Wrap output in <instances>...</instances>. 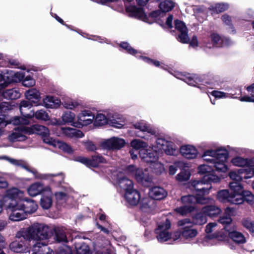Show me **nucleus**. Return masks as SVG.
Listing matches in <instances>:
<instances>
[{"label": "nucleus", "instance_id": "f257e3e1", "mask_svg": "<svg viewBox=\"0 0 254 254\" xmlns=\"http://www.w3.org/2000/svg\"><path fill=\"white\" fill-rule=\"evenodd\" d=\"M228 157V151L224 147L205 151L202 157L204 161L212 164L213 167L206 164L199 165L197 168L198 174L204 175L209 174L213 172L214 168L218 172H226L228 170L226 164Z\"/></svg>", "mask_w": 254, "mask_h": 254}, {"label": "nucleus", "instance_id": "f03ea898", "mask_svg": "<svg viewBox=\"0 0 254 254\" xmlns=\"http://www.w3.org/2000/svg\"><path fill=\"white\" fill-rule=\"evenodd\" d=\"M131 146L135 150H138L140 149L139 151V156L140 157V152L142 150H144L146 151L148 154H152L154 150L158 149V151H163L164 152L168 155L176 156L179 153V150L178 147L175 144L171 141H168L164 138H159L156 141V147L155 148L149 147L147 148V144L146 142L139 140V139H133L130 142Z\"/></svg>", "mask_w": 254, "mask_h": 254}, {"label": "nucleus", "instance_id": "7ed1b4c3", "mask_svg": "<svg viewBox=\"0 0 254 254\" xmlns=\"http://www.w3.org/2000/svg\"><path fill=\"white\" fill-rule=\"evenodd\" d=\"M205 184H207V183L204 181L203 177L200 180L192 181L191 183V189L195 190L196 195H188L184 196L182 197V202L186 204L197 203L205 204L210 203L212 199L204 196V195L208 194L211 187L205 188L204 187Z\"/></svg>", "mask_w": 254, "mask_h": 254}, {"label": "nucleus", "instance_id": "20e7f679", "mask_svg": "<svg viewBox=\"0 0 254 254\" xmlns=\"http://www.w3.org/2000/svg\"><path fill=\"white\" fill-rule=\"evenodd\" d=\"M23 236L33 247V244H36L37 242H47L49 237V228L43 224L35 223L24 231Z\"/></svg>", "mask_w": 254, "mask_h": 254}, {"label": "nucleus", "instance_id": "39448f33", "mask_svg": "<svg viewBox=\"0 0 254 254\" xmlns=\"http://www.w3.org/2000/svg\"><path fill=\"white\" fill-rule=\"evenodd\" d=\"M32 107V105L26 100L22 101L19 105L20 113L22 117H16L13 120V124L15 125L22 124L27 125L29 124V119L35 117L37 120L48 121L49 120V116L48 113L44 110H40L36 112L33 111H30L29 113L26 111L27 109H30Z\"/></svg>", "mask_w": 254, "mask_h": 254}, {"label": "nucleus", "instance_id": "423d86ee", "mask_svg": "<svg viewBox=\"0 0 254 254\" xmlns=\"http://www.w3.org/2000/svg\"><path fill=\"white\" fill-rule=\"evenodd\" d=\"M229 186L231 192L227 190H220L217 194L218 199L223 202H228L234 204L243 203L242 196L240 194L241 184L231 182Z\"/></svg>", "mask_w": 254, "mask_h": 254}, {"label": "nucleus", "instance_id": "0eeeda50", "mask_svg": "<svg viewBox=\"0 0 254 254\" xmlns=\"http://www.w3.org/2000/svg\"><path fill=\"white\" fill-rule=\"evenodd\" d=\"M0 159H4L8 161L11 164L16 166H21L24 169L27 171L30 172L33 174L35 178L40 180H49L55 183L61 184L64 180V175L61 173L59 174H39L37 171L31 168L28 166L24 165L23 161L21 160H16L13 158H9L6 156L0 157Z\"/></svg>", "mask_w": 254, "mask_h": 254}, {"label": "nucleus", "instance_id": "6e6552de", "mask_svg": "<svg viewBox=\"0 0 254 254\" xmlns=\"http://www.w3.org/2000/svg\"><path fill=\"white\" fill-rule=\"evenodd\" d=\"M171 223L168 219L159 224L155 229L156 237L159 242L168 241H175L178 240L181 235L179 231H170Z\"/></svg>", "mask_w": 254, "mask_h": 254}, {"label": "nucleus", "instance_id": "1a4fd4ad", "mask_svg": "<svg viewBox=\"0 0 254 254\" xmlns=\"http://www.w3.org/2000/svg\"><path fill=\"white\" fill-rule=\"evenodd\" d=\"M125 173L128 176L134 177L138 183L145 186H148L152 182V177L146 169L143 170L133 165H129L126 168Z\"/></svg>", "mask_w": 254, "mask_h": 254}, {"label": "nucleus", "instance_id": "9d476101", "mask_svg": "<svg viewBox=\"0 0 254 254\" xmlns=\"http://www.w3.org/2000/svg\"><path fill=\"white\" fill-rule=\"evenodd\" d=\"M147 152L144 150H142L140 152V158L141 159L148 163L150 164V168L152 171L157 174H160L164 171L163 165L158 161V155L157 150L156 149L153 151L152 154H146Z\"/></svg>", "mask_w": 254, "mask_h": 254}, {"label": "nucleus", "instance_id": "9b49d317", "mask_svg": "<svg viewBox=\"0 0 254 254\" xmlns=\"http://www.w3.org/2000/svg\"><path fill=\"white\" fill-rule=\"evenodd\" d=\"M25 131L27 132L28 134L36 133L41 135L43 142L49 145L54 139L50 136L49 129L47 127L42 125H34L30 127H27Z\"/></svg>", "mask_w": 254, "mask_h": 254}, {"label": "nucleus", "instance_id": "f8f14e48", "mask_svg": "<svg viewBox=\"0 0 254 254\" xmlns=\"http://www.w3.org/2000/svg\"><path fill=\"white\" fill-rule=\"evenodd\" d=\"M178 225L183 227L182 235L186 240H190L198 234L197 230L192 227L191 223L188 219L180 220L178 222Z\"/></svg>", "mask_w": 254, "mask_h": 254}, {"label": "nucleus", "instance_id": "ddd939ff", "mask_svg": "<svg viewBox=\"0 0 254 254\" xmlns=\"http://www.w3.org/2000/svg\"><path fill=\"white\" fill-rule=\"evenodd\" d=\"M212 43H204V48L211 49L214 47H223L228 46L232 42L230 39L225 37H221L218 34L213 33L209 37Z\"/></svg>", "mask_w": 254, "mask_h": 254}, {"label": "nucleus", "instance_id": "4468645a", "mask_svg": "<svg viewBox=\"0 0 254 254\" xmlns=\"http://www.w3.org/2000/svg\"><path fill=\"white\" fill-rule=\"evenodd\" d=\"M10 249L16 253H29L31 244L23 236L18 240H16L10 245Z\"/></svg>", "mask_w": 254, "mask_h": 254}, {"label": "nucleus", "instance_id": "2eb2a0df", "mask_svg": "<svg viewBox=\"0 0 254 254\" xmlns=\"http://www.w3.org/2000/svg\"><path fill=\"white\" fill-rule=\"evenodd\" d=\"M77 121L73 127H80L92 124L95 118L94 115L90 111L83 110L77 115Z\"/></svg>", "mask_w": 254, "mask_h": 254}, {"label": "nucleus", "instance_id": "dca6fc26", "mask_svg": "<svg viewBox=\"0 0 254 254\" xmlns=\"http://www.w3.org/2000/svg\"><path fill=\"white\" fill-rule=\"evenodd\" d=\"M18 205L17 202H10L8 205V209L11 211L9 218L12 221H19L26 218L25 213L22 209H19Z\"/></svg>", "mask_w": 254, "mask_h": 254}, {"label": "nucleus", "instance_id": "f3484780", "mask_svg": "<svg viewBox=\"0 0 254 254\" xmlns=\"http://www.w3.org/2000/svg\"><path fill=\"white\" fill-rule=\"evenodd\" d=\"M126 142L124 139L117 137H113L104 141L102 145L107 149H119L125 145Z\"/></svg>", "mask_w": 254, "mask_h": 254}, {"label": "nucleus", "instance_id": "a211bd4d", "mask_svg": "<svg viewBox=\"0 0 254 254\" xmlns=\"http://www.w3.org/2000/svg\"><path fill=\"white\" fill-rule=\"evenodd\" d=\"M23 202H18V207L22 209L27 215V214L34 213L38 208V205L35 201L30 198H24Z\"/></svg>", "mask_w": 254, "mask_h": 254}, {"label": "nucleus", "instance_id": "6ab92c4d", "mask_svg": "<svg viewBox=\"0 0 254 254\" xmlns=\"http://www.w3.org/2000/svg\"><path fill=\"white\" fill-rule=\"evenodd\" d=\"M175 28L178 30V40L182 43H187L189 41L188 29L185 24L179 20L175 21Z\"/></svg>", "mask_w": 254, "mask_h": 254}, {"label": "nucleus", "instance_id": "aec40b11", "mask_svg": "<svg viewBox=\"0 0 254 254\" xmlns=\"http://www.w3.org/2000/svg\"><path fill=\"white\" fill-rule=\"evenodd\" d=\"M49 186H44L42 183L36 182L31 184L27 189L28 194L32 197L36 196L46 191H50Z\"/></svg>", "mask_w": 254, "mask_h": 254}, {"label": "nucleus", "instance_id": "412c9836", "mask_svg": "<svg viewBox=\"0 0 254 254\" xmlns=\"http://www.w3.org/2000/svg\"><path fill=\"white\" fill-rule=\"evenodd\" d=\"M174 6V3L170 0H162L160 4L159 7L161 11L159 10L154 11L150 14L151 17L154 20L163 14V12H166L171 10Z\"/></svg>", "mask_w": 254, "mask_h": 254}, {"label": "nucleus", "instance_id": "4be33fe9", "mask_svg": "<svg viewBox=\"0 0 254 254\" xmlns=\"http://www.w3.org/2000/svg\"><path fill=\"white\" fill-rule=\"evenodd\" d=\"M231 162L236 167L252 168L254 167V157L248 158L237 156L231 159Z\"/></svg>", "mask_w": 254, "mask_h": 254}, {"label": "nucleus", "instance_id": "5701e85b", "mask_svg": "<svg viewBox=\"0 0 254 254\" xmlns=\"http://www.w3.org/2000/svg\"><path fill=\"white\" fill-rule=\"evenodd\" d=\"M27 127H20L15 128L14 130L9 135L8 139L12 142L22 141L26 139V134L27 132L25 131Z\"/></svg>", "mask_w": 254, "mask_h": 254}, {"label": "nucleus", "instance_id": "b1692460", "mask_svg": "<svg viewBox=\"0 0 254 254\" xmlns=\"http://www.w3.org/2000/svg\"><path fill=\"white\" fill-rule=\"evenodd\" d=\"M126 10L130 16L147 22V16L142 8L131 5L127 7Z\"/></svg>", "mask_w": 254, "mask_h": 254}, {"label": "nucleus", "instance_id": "393cba45", "mask_svg": "<svg viewBox=\"0 0 254 254\" xmlns=\"http://www.w3.org/2000/svg\"><path fill=\"white\" fill-rule=\"evenodd\" d=\"M180 151L181 154L187 159H194L196 157L198 154V151L196 148L190 145L182 146Z\"/></svg>", "mask_w": 254, "mask_h": 254}, {"label": "nucleus", "instance_id": "a878e982", "mask_svg": "<svg viewBox=\"0 0 254 254\" xmlns=\"http://www.w3.org/2000/svg\"><path fill=\"white\" fill-rule=\"evenodd\" d=\"M25 96L27 101L30 104H34L35 106H38V102L40 100L41 96L39 91L36 88H31L27 90L25 92Z\"/></svg>", "mask_w": 254, "mask_h": 254}, {"label": "nucleus", "instance_id": "bb28decb", "mask_svg": "<svg viewBox=\"0 0 254 254\" xmlns=\"http://www.w3.org/2000/svg\"><path fill=\"white\" fill-rule=\"evenodd\" d=\"M53 192L51 188H50V191H46L43 193L40 199V206L44 209H48L53 204Z\"/></svg>", "mask_w": 254, "mask_h": 254}, {"label": "nucleus", "instance_id": "cd10ccee", "mask_svg": "<svg viewBox=\"0 0 254 254\" xmlns=\"http://www.w3.org/2000/svg\"><path fill=\"white\" fill-rule=\"evenodd\" d=\"M125 197L127 202L132 206L138 204L141 199L140 193L134 189L125 192Z\"/></svg>", "mask_w": 254, "mask_h": 254}, {"label": "nucleus", "instance_id": "c85d7f7f", "mask_svg": "<svg viewBox=\"0 0 254 254\" xmlns=\"http://www.w3.org/2000/svg\"><path fill=\"white\" fill-rule=\"evenodd\" d=\"M49 145L67 154H72L74 152V149L69 144L58 139H53Z\"/></svg>", "mask_w": 254, "mask_h": 254}, {"label": "nucleus", "instance_id": "c756f323", "mask_svg": "<svg viewBox=\"0 0 254 254\" xmlns=\"http://www.w3.org/2000/svg\"><path fill=\"white\" fill-rule=\"evenodd\" d=\"M224 228L227 232L229 237L236 243L244 244L246 242L245 237L241 233L231 230L227 226L225 227Z\"/></svg>", "mask_w": 254, "mask_h": 254}, {"label": "nucleus", "instance_id": "7c9ffc66", "mask_svg": "<svg viewBox=\"0 0 254 254\" xmlns=\"http://www.w3.org/2000/svg\"><path fill=\"white\" fill-rule=\"evenodd\" d=\"M43 102L47 108L57 109L61 105V101L59 98L51 96H47L43 98Z\"/></svg>", "mask_w": 254, "mask_h": 254}, {"label": "nucleus", "instance_id": "2f4dec72", "mask_svg": "<svg viewBox=\"0 0 254 254\" xmlns=\"http://www.w3.org/2000/svg\"><path fill=\"white\" fill-rule=\"evenodd\" d=\"M167 192L163 188L159 187H154L151 188L149 191V195L152 199H161L167 196Z\"/></svg>", "mask_w": 254, "mask_h": 254}, {"label": "nucleus", "instance_id": "473e14b6", "mask_svg": "<svg viewBox=\"0 0 254 254\" xmlns=\"http://www.w3.org/2000/svg\"><path fill=\"white\" fill-rule=\"evenodd\" d=\"M61 130L62 133L68 138H81L84 136L81 130L69 127H61Z\"/></svg>", "mask_w": 254, "mask_h": 254}, {"label": "nucleus", "instance_id": "72a5a7b5", "mask_svg": "<svg viewBox=\"0 0 254 254\" xmlns=\"http://www.w3.org/2000/svg\"><path fill=\"white\" fill-rule=\"evenodd\" d=\"M0 94L3 98L6 99L13 100L19 98L20 97V93L16 88H11L0 90Z\"/></svg>", "mask_w": 254, "mask_h": 254}, {"label": "nucleus", "instance_id": "f704fd0d", "mask_svg": "<svg viewBox=\"0 0 254 254\" xmlns=\"http://www.w3.org/2000/svg\"><path fill=\"white\" fill-rule=\"evenodd\" d=\"M118 178L119 185L125 191V192L133 190V184L131 180L126 177H122L121 173L118 175Z\"/></svg>", "mask_w": 254, "mask_h": 254}, {"label": "nucleus", "instance_id": "c9c22d12", "mask_svg": "<svg viewBox=\"0 0 254 254\" xmlns=\"http://www.w3.org/2000/svg\"><path fill=\"white\" fill-rule=\"evenodd\" d=\"M139 204L142 211L149 212L154 206V200L150 197H144L140 199Z\"/></svg>", "mask_w": 254, "mask_h": 254}, {"label": "nucleus", "instance_id": "e433bc0d", "mask_svg": "<svg viewBox=\"0 0 254 254\" xmlns=\"http://www.w3.org/2000/svg\"><path fill=\"white\" fill-rule=\"evenodd\" d=\"M2 74V83H0V90L6 87L8 85L13 82V71L12 70H7Z\"/></svg>", "mask_w": 254, "mask_h": 254}, {"label": "nucleus", "instance_id": "4c0bfd02", "mask_svg": "<svg viewBox=\"0 0 254 254\" xmlns=\"http://www.w3.org/2000/svg\"><path fill=\"white\" fill-rule=\"evenodd\" d=\"M221 210L219 207L217 206L210 205H207L202 208V212L206 216L214 217L220 214Z\"/></svg>", "mask_w": 254, "mask_h": 254}, {"label": "nucleus", "instance_id": "58836bf2", "mask_svg": "<svg viewBox=\"0 0 254 254\" xmlns=\"http://www.w3.org/2000/svg\"><path fill=\"white\" fill-rule=\"evenodd\" d=\"M244 172H246L248 175V172L247 169H239L231 171L228 174V176L234 181L233 182L241 184L240 182L242 181L243 178L242 175Z\"/></svg>", "mask_w": 254, "mask_h": 254}, {"label": "nucleus", "instance_id": "ea45409f", "mask_svg": "<svg viewBox=\"0 0 254 254\" xmlns=\"http://www.w3.org/2000/svg\"><path fill=\"white\" fill-rule=\"evenodd\" d=\"M75 114L71 111L64 112L62 116V125L70 124L73 127V125L76 123L75 119Z\"/></svg>", "mask_w": 254, "mask_h": 254}, {"label": "nucleus", "instance_id": "a19ab883", "mask_svg": "<svg viewBox=\"0 0 254 254\" xmlns=\"http://www.w3.org/2000/svg\"><path fill=\"white\" fill-rule=\"evenodd\" d=\"M23 192L16 188H13L6 190L5 198L11 200V202H16L15 200L20 198Z\"/></svg>", "mask_w": 254, "mask_h": 254}, {"label": "nucleus", "instance_id": "79ce46f5", "mask_svg": "<svg viewBox=\"0 0 254 254\" xmlns=\"http://www.w3.org/2000/svg\"><path fill=\"white\" fill-rule=\"evenodd\" d=\"M241 188L240 194L242 196L243 202L245 200L249 204L254 206V194L249 190H244L242 184Z\"/></svg>", "mask_w": 254, "mask_h": 254}, {"label": "nucleus", "instance_id": "37998d69", "mask_svg": "<svg viewBox=\"0 0 254 254\" xmlns=\"http://www.w3.org/2000/svg\"><path fill=\"white\" fill-rule=\"evenodd\" d=\"M47 245L48 242H37L36 244H33L32 249L33 252L32 254H44V252L48 249L46 247Z\"/></svg>", "mask_w": 254, "mask_h": 254}, {"label": "nucleus", "instance_id": "c03bdc74", "mask_svg": "<svg viewBox=\"0 0 254 254\" xmlns=\"http://www.w3.org/2000/svg\"><path fill=\"white\" fill-rule=\"evenodd\" d=\"M192 221L195 225H201L206 223V215L202 212V209L200 212L196 213L193 216Z\"/></svg>", "mask_w": 254, "mask_h": 254}, {"label": "nucleus", "instance_id": "a18cd8bd", "mask_svg": "<svg viewBox=\"0 0 254 254\" xmlns=\"http://www.w3.org/2000/svg\"><path fill=\"white\" fill-rule=\"evenodd\" d=\"M203 178L204 181L206 182L207 184L211 183H219L222 180L220 176H219L215 174L214 170L213 171V172H211L209 174L204 175Z\"/></svg>", "mask_w": 254, "mask_h": 254}, {"label": "nucleus", "instance_id": "49530a36", "mask_svg": "<svg viewBox=\"0 0 254 254\" xmlns=\"http://www.w3.org/2000/svg\"><path fill=\"white\" fill-rule=\"evenodd\" d=\"M183 203L185 205V206L177 207L175 209V211L178 213L181 214V215H185L191 212L194 210V207L191 205L194 204L195 203Z\"/></svg>", "mask_w": 254, "mask_h": 254}, {"label": "nucleus", "instance_id": "de8ad7c7", "mask_svg": "<svg viewBox=\"0 0 254 254\" xmlns=\"http://www.w3.org/2000/svg\"><path fill=\"white\" fill-rule=\"evenodd\" d=\"M247 90L251 93V96H245L239 99L242 102H254V83L247 87Z\"/></svg>", "mask_w": 254, "mask_h": 254}, {"label": "nucleus", "instance_id": "09e8293b", "mask_svg": "<svg viewBox=\"0 0 254 254\" xmlns=\"http://www.w3.org/2000/svg\"><path fill=\"white\" fill-rule=\"evenodd\" d=\"M134 127L136 129H139L142 132H147L151 133V134L154 133L150 126L144 122L136 123L134 125Z\"/></svg>", "mask_w": 254, "mask_h": 254}, {"label": "nucleus", "instance_id": "8fccbe9b", "mask_svg": "<svg viewBox=\"0 0 254 254\" xmlns=\"http://www.w3.org/2000/svg\"><path fill=\"white\" fill-rule=\"evenodd\" d=\"M95 119V124L97 126H103L109 123V117H107L102 113L97 114Z\"/></svg>", "mask_w": 254, "mask_h": 254}, {"label": "nucleus", "instance_id": "3c124183", "mask_svg": "<svg viewBox=\"0 0 254 254\" xmlns=\"http://www.w3.org/2000/svg\"><path fill=\"white\" fill-rule=\"evenodd\" d=\"M68 190L66 189L64 191H58L55 193V196L58 203H62L66 200L68 197Z\"/></svg>", "mask_w": 254, "mask_h": 254}, {"label": "nucleus", "instance_id": "603ef678", "mask_svg": "<svg viewBox=\"0 0 254 254\" xmlns=\"http://www.w3.org/2000/svg\"><path fill=\"white\" fill-rule=\"evenodd\" d=\"M211 95L214 96L215 98L222 99V98H236V97L234 96V94L231 93H227L223 92L214 90L211 92Z\"/></svg>", "mask_w": 254, "mask_h": 254}, {"label": "nucleus", "instance_id": "864d4df0", "mask_svg": "<svg viewBox=\"0 0 254 254\" xmlns=\"http://www.w3.org/2000/svg\"><path fill=\"white\" fill-rule=\"evenodd\" d=\"M109 124L111 126L118 128H122L126 124L125 120L122 116H121V119L119 121H117L114 119H110Z\"/></svg>", "mask_w": 254, "mask_h": 254}, {"label": "nucleus", "instance_id": "5fc2aeb1", "mask_svg": "<svg viewBox=\"0 0 254 254\" xmlns=\"http://www.w3.org/2000/svg\"><path fill=\"white\" fill-rule=\"evenodd\" d=\"M56 240L58 242H66L67 238L64 231L58 228L55 230Z\"/></svg>", "mask_w": 254, "mask_h": 254}, {"label": "nucleus", "instance_id": "6e6d98bb", "mask_svg": "<svg viewBox=\"0 0 254 254\" xmlns=\"http://www.w3.org/2000/svg\"><path fill=\"white\" fill-rule=\"evenodd\" d=\"M190 173L188 170H183L178 174L176 177V180L179 182L188 181L190 177Z\"/></svg>", "mask_w": 254, "mask_h": 254}, {"label": "nucleus", "instance_id": "4d7b16f0", "mask_svg": "<svg viewBox=\"0 0 254 254\" xmlns=\"http://www.w3.org/2000/svg\"><path fill=\"white\" fill-rule=\"evenodd\" d=\"M77 254H91L89 248L86 244L83 243L80 246L76 245Z\"/></svg>", "mask_w": 254, "mask_h": 254}, {"label": "nucleus", "instance_id": "13d9d810", "mask_svg": "<svg viewBox=\"0 0 254 254\" xmlns=\"http://www.w3.org/2000/svg\"><path fill=\"white\" fill-rule=\"evenodd\" d=\"M90 160V167H96L100 163L106 162V160L102 156L99 155L93 156Z\"/></svg>", "mask_w": 254, "mask_h": 254}, {"label": "nucleus", "instance_id": "bf43d9fd", "mask_svg": "<svg viewBox=\"0 0 254 254\" xmlns=\"http://www.w3.org/2000/svg\"><path fill=\"white\" fill-rule=\"evenodd\" d=\"M64 107L67 109L72 110L77 107L80 104L76 101L72 100H67L63 103Z\"/></svg>", "mask_w": 254, "mask_h": 254}, {"label": "nucleus", "instance_id": "052dcab7", "mask_svg": "<svg viewBox=\"0 0 254 254\" xmlns=\"http://www.w3.org/2000/svg\"><path fill=\"white\" fill-rule=\"evenodd\" d=\"M229 7L228 3H220L215 4L214 7H212V9L217 13L221 12L227 9Z\"/></svg>", "mask_w": 254, "mask_h": 254}, {"label": "nucleus", "instance_id": "680f3d73", "mask_svg": "<svg viewBox=\"0 0 254 254\" xmlns=\"http://www.w3.org/2000/svg\"><path fill=\"white\" fill-rule=\"evenodd\" d=\"M212 238H215V240L221 242H225L228 240L227 234L222 232H216L213 234Z\"/></svg>", "mask_w": 254, "mask_h": 254}, {"label": "nucleus", "instance_id": "e2e57ef3", "mask_svg": "<svg viewBox=\"0 0 254 254\" xmlns=\"http://www.w3.org/2000/svg\"><path fill=\"white\" fill-rule=\"evenodd\" d=\"M35 81L32 76L28 75L26 76L22 81V85L24 86L29 87L34 86Z\"/></svg>", "mask_w": 254, "mask_h": 254}, {"label": "nucleus", "instance_id": "0e129e2a", "mask_svg": "<svg viewBox=\"0 0 254 254\" xmlns=\"http://www.w3.org/2000/svg\"><path fill=\"white\" fill-rule=\"evenodd\" d=\"M177 78H180L181 79L184 80L185 82L187 83L190 85L195 86L197 78H196L195 76L192 77L189 75L188 76H184V77H177Z\"/></svg>", "mask_w": 254, "mask_h": 254}, {"label": "nucleus", "instance_id": "69168bd1", "mask_svg": "<svg viewBox=\"0 0 254 254\" xmlns=\"http://www.w3.org/2000/svg\"><path fill=\"white\" fill-rule=\"evenodd\" d=\"M218 230V224L216 222L208 223L205 227V232L207 234L211 233Z\"/></svg>", "mask_w": 254, "mask_h": 254}, {"label": "nucleus", "instance_id": "338daca9", "mask_svg": "<svg viewBox=\"0 0 254 254\" xmlns=\"http://www.w3.org/2000/svg\"><path fill=\"white\" fill-rule=\"evenodd\" d=\"M82 144L85 146L86 150L89 151H94L97 150V147L95 144L91 141L87 140L82 141Z\"/></svg>", "mask_w": 254, "mask_h": 254}, {"label": "nucleus", "instance_id": "774afa93", "mask_svg": "<svg viewBox=\"0 0 254 254\" xmlns=\"http://www.w3.org/2000/svg\"><path fill=\"white\" fill-rule=\"evenodd\" d=\"M243 225L250 232H254V223L251 220L248 219L243 220Z\"/></svg>", "mask_w": 254, "mask_h": 254}]
</instances>
